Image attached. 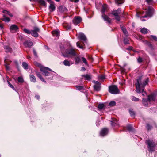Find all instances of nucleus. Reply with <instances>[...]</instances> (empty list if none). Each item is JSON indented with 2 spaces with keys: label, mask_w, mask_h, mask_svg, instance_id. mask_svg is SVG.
Returning a JSON list of instances; mask_svg holds the SVG:
<instances>
[{
  "label": "nucleus",
  "mask_w": 157,
  "mask_h": 157,
  "mask_svg": "<svg viewBox=\"0 0 157 157\" xmlns=\"http://www.w3.org/2000/svg\"><path fill=\"white\" fill-rule=\"evenodd\" d=\"M140 32L143 34H146L147 33L148 29H147L146 28H143L141 29Z\"/></svg>",
  "instance_id": "c85d7f7f"
},
{
  "label": "nucleus",
  "mask_w": 157,
  "mask_h": 157,
  "mask_svg": "<svg viewBox=\"0 0 157 157\" xmlns=\"http://www.w3.org/2000/svg\"><path fill=\"white\" fill-rule=\"evenodd\" d=\"M109 91L112 94H117L119 93V90L117 86L113 85L109 87Z\"/></svg>",
  "instance_id": "20e7f679"
},
{
  "label": "nucleus",
  "mask_w": 157,
  "mask_h": 157,
  "mask_svg": "<svg viewBox=\"0 0 157 157\" xmlns=\"http://www.w3.org/2000/svg\"><path fill=\"white\" fill-rule=\"evenodd\" d=\"M82 59L83 62L86 65H88V64L87 62L86 59L84 57H82Z\"/></svg>",
  "instance_id": "a19ab883"
},
{
  "label": "nucleus",
  "mask_w": 157,
  "mask_h": 157,
  "mask_svg": "<svg viewBox=\"0 0 157 157\" xmlns=\"http://www.w3.org/2000/svg\"><path fill=\"white\" fill-rule=\"evenodd\" d=\"M104 107V105L103 104H100L98 105V108L99 109H103Z\"/></svg>",
  "instance_id": "58836bf2"
},
{
  "label": "nucleus",
  "mask_w": 157,
  "mask_h": 157,
  "mask_svg": "<svg viewBox=\"0 0 157 157\" xmlns=\"http://www.w3.org/2000/svg\"><path fill=\"white\" fill-rule=\"evenodd\" d=\"M110 121L111 122V125L113 127L117 126L119 125L117 120L115 118H112Z\"/></svg>",
  "instance_id": "2eb2a0df"
},
{
  "label": "nucleus",
  "mask_w": 157,
  "mask_h": 157,
  "mask_svg": "<svg viewBox=\"0 0 157 157\" xmlns=\"http://www.w3.org/2000/svg\"><path fill=\"white\" fill-rule=\"evenodd\" d=\"M146 143L147 144V147L150 152H152L155 151L156 144L154 142L151 140H147Z\"/></svg>",
  "instance_id": "7ed1b4c3"
},
{
  "label": "nucleus",
  "mask_w": 157,
  "mask_h": 157,
  "mask_svg": "<svg viewBox=\"0 0 157 157\" xmlns=\"http://www.w3.org/2000/svg\"><path fill=\"white\" fill-rule=\"evenodd\" d=\"M52 34L53 36L59 37V30H56L52 32Z\"/></svg>",
  "instance_id": "aec40b11"
},
{
  "label": "nucleus",
  "mask_w": 157,
  "mask_h": 157,
  "mask_svg": "<svg viewBox=\"0 0 157 157\" xmlns=\"http://www.w3.org/2000/svg\"><path fill=\"white\" fill-rule=\"evenodd\" d=\"M137 60L139 63H140L142 62L143 59L142 58H141L140 57H139L138 59Z\"/></svg>",
  "instance_id": "09e8293b"
},
{
  "label": "nucleus",
  "mask_w": 157,
  "mask_h": 157,
  "mask_svg": "<svg viewBox=\"0 0 157 157\" xmlns=\"http://www.w3.org/2000/svg\"><path fill=\"white\" fill-rule=\"evenodd\" d=\"M33 53L34 55V56H36V57L37 56V54L35 50H33Z\"/></svg>",
  "instance_id": "603ef678"
},
{
  "label": "nucleus",
  "mask_w": 157,
  "mask_h": 157,
  "mask_svg": "<svg viewBox=\"0 0 157 157\" xmlns=\"http://www.w3.org/2000/svg\"><path fill=\"white\" fill-rule=\"evenodd\" d=\"M40 71L42 72L43 74L45 76L48 75L49 74V72L48 71H52L49 68L44 67H43L42 68H41L40 69Z\"/></svg>",
  "instance_id": "0eeeda50"
},
{
  "label": "nucleus",
  "mask_w": 157,
  "mask_h": 157,
  "mask_svg": "<svg viewBox=\"0 0 157 157\" xmlns=\"http://www.w3.org/2000/svg\"><path fill=\"white\" fill-rule=\"evenodd\" d=\"M36 74L37 76L38 77V78L40 79L42 81L46 82L44 80V79L42 77L41 74L40 73L38 72H36Z\"/></svg>",
  "instance_id": "4be33fe9"
},
{
  "label": "nucleus",
  "mask_w": 157,
  "mask_h": 157,
  "mask_svg": "<svg viewBox=\"0 0 157 157\" xmlns=\"http://www.w3.org/2000/svg\"><path fill=\"white\" fill-rule=\"evenodd\" d=\"M78 38L81 40L84 45L81 44V43L78 41L76 43V45L80 48L84 49L85 48V43H87V39L85 35L82 33H80L78 34Z\"/></svg>",
  "instance_id": "f03ea898"
},
{
  "label": "nucleus",
  "mask_w": 157,
  "mask_h": 157,
  "mask_svg": "<svg viewBox=\"0 0 157 157\" xmlns=\"http://www.w3.org/2000/svg\"><path fill=\"white\" fill-rule=\"evenodd\" d=\"M22 65L24 69L27 70L28 69V65L25 62H23Z\"/></svg>",
  "instance_id": "cd10ccee"
},
{
  "label": "nucleus",
  "mask_w": 157,
  "mask_h": 157,
  "mask_svg": "<svg viewBox=\"0 0 157 157\" xmlns=\"http://www.w3.org/2000/svg\"><path fill=\"white\" fill-rule=\"evenodd\" d=\"M127 129L129 131H131L132 129V126L130 125H128L127 127Z\"/></svg>",
  "instance_id": "37998d69"
},
{
  "label": "nucleus",
  "mask_w": 157,
  "mask_h": 157,
  "mask_svg": "<svg viewBox=\"0 0 157 157\" xmlns=\"http://www.w3.org/2000/svg\"><path fill=\"white\" fill-rule=\"evenodd\" d=\"M144 99H143V104L144 105L146 106H147L146 105V104H145V102H145V101H144Z\"/></svg>",
  "instance_id": "680f3d73"
},
{
  "label": "nucleus",
  "mask_w": 157,
  "mask_h": 157,
  "mask_svg": "<svg viewBox=\"0 0 157 157\" xmlns=\"http://www.w3.org/2000/svg\"><path fill=\"white\" fill-rule=\"evenodd\" d=\"M121 29L125 36H128V33L126 29L123 26L121 27Z\"/></svg>",
  "instance_id": "393cba45"
},
{
  "label": "nucleus",
  "mask_w": 157,
  "mask_h": 157,
  "mask_svg": "<svg viewBox=\"0 0 157 157\" xmlns=\"http://www.w3.org/2000/svg\"><path fill=\"white\" fill-rule=\"evenodd\" d=\"M148 81V78H147L146 80L143 82L141 77L137 79L136 80L135 84L136 92L137 93L142 92V95L143 96H145V94H146V93L144 91V88L147 84Z\"/></svg>",
  "instance_id": "f257e3e1"
},
{
  "label": "nucleus",
  "mask_w": 157,
  "mask_h": 157,
  "mask_svg": "<svg viewBox=\"0 0 157 157\" xmlns=\"http://www.w3.org/2000/svg\"><path fill=\"white\" fill-rule=\"evenodd\" d=\"M30 79L31 81L33 82H36V80L34 76L32 75H30Z\"/></svg>",
  "instance_id": "bb28decb"
},
{
  "label": "nucleus",
  "mask_w": 157,
  "mask_h": 157,
  "mask_svg": "<svg viewBox=\"0 0 157 157\" xmlns=\"http://www.w3.org/2000/svg\"><path fill=\"white\" fill-rule=\"evenodd\" d=\"M129 113L131 115V116H132V117H134V115H135V113L134 111H132V110H129Z\"/></svg>",
  "instance_id": "49530a36"
},
{
  "label": "nucleus",
  "mask_w": 157,
  "mask_h": 157,
  "mask_svg": "<svg viewBox=\"0 0 157 157\" xmlns=\"http://www.w3.org/2000/svg\"><path fill=\"white\" fill-rule=\"evenodd\" d=\"M10 30L12 32H15L19 29L18 27L15 25H13L10 27Z\"/></svg>",
  "instance_id": "9d476101"
},
{
  "label": "nucleus",
  "mask_w": 157,
  "mask_h": 157,
  "mask_svg": "<svg viewBox=\"0 0 157 157\" xmlns=\"http://www.w3.org/2000/svg\"><path fill=\"white\" fill-rule=\"evenodd\" d=\"M65 9V8L64 7L62 6H60L59 8V10L61 12H62L63 11H64V10Z\"/></svg>",
  "instance_id": "ea45409f"
},
{
  "label": "nucleus",
  "mask_w": 157,
  "mask_h": 157,
  "mask_svg": "<svg viewBox=\"0 0 157 157\" xmlns=\"http://www.w3.org/2000/svg\"><path fill=\"white\" fill-rule=\"evenodd\" d=\"M124 42L125 44H129V41L128 40L126 39H124Z\"/></svg>",
  "instance_id": "8fccbe9b"
},
{
  "label": "nucleus",
  "mask_w": 157,
  "mask_h": 157,
  "mask_svg": "<svg viewBox=\"0 0 157 157\" xmlns=\"http://www.w3.org/2000/svg\"><path fill=\"white\" fill-rule=\"evenodd\" d=\"M139 38L140 40H141L143 39V37L141 36H139Z\"/></svg>",
  "instance_id": "338daca9"
},
{
  "label": "nucleus",
  "mask_w": 157,
  "mask_h": 157,
  "mask_svg": "<svg viewBox=\"0 0 157 157\" xmlns=\"http://www.w3.org/2000/svg\"><path fill=\"white\" fill-rule=\"evenodd\" d=\"M76 87L77 90H80L83 89L84 87L82 86H76Z\"/></svg>",
  "instance_id": "473e14b6"
},
{
  "label": "nucleus",
  "mask_w": 157,
  "mask_h": 157,
  "mask_svg": "<svg viewBox=\"0 0 157 157\" xmlns=\"http://www.w3.org/2000/svg\"><path fill=\"white\" fill-rule=\"evenodd\" d=\"M153 9L151 7H149L147 10L146 11V14L142 17V18L146 17H151L153 14Z\"/></svg>",
  "instance_id": "39448f33"
},
{
  "label": "nucleus",
  "mask_w": 157,
  "mask_h": 157,
  "mask_svg": "<svg viewBox=\"0 0 157 157\" xmlns=\"http://www.w3.org/2000/svg\"><path fill=\"white\" fill-rule=\"evenodd\" d=\"M66 54L67 55L65 56H67L68 55H70L72 56H75L76 54L75 52L74 49H67L66 50Z\"/></svg>",
  "instance_id": "1a4fd4ad"
},
{
  "label": "nucleus",
  "mask_w": 157,
  "mask_h": 157,
  "mask_svg": "<svg viewBox=\"0 0 157 157\" xmlns=\"http://www.w3.org/2000/svg\"><path fill=\"white\" fill-rule=\"evenodd\" d=\"M49 9H50V11L52 12L54 11L55 9V7L53 3H51L50 4L49 7Z\"/></svg>",
  "instance_id": "a878e982"
},
{
  "label": "nucleus",
  "mask_w": 157,
  "mask_h": 157,
  "mask_svg": "<svg viewBox=\"0 0 157 157\" xmlns=\"http://www.w3.org/2000/svg\"><path fill=\"white\" fill-rule=\"evenodd\" d=\"M33 43L29 40L25 41L24 43V44L25 47L27 48H30L33 45Z\"/></svg>",
  "instance_id": "dca6fc26"
},
{
  "label": "nucleus",
  "mask_w": 157,
  "mask_h": 157,
  "mask_svg": "<svg viewBox=\"0 0 157 157\" xmlns=\"http://www.w3.org/2000/svg\"><path fill=\"white\" fill-rule=\"evenodd\" d=\"M132 47H129L128 48V49L129 50H132Z\"/></svg>",
  "instance_id": "0e129e2a"
},
{
  "label": "nucleus",
  "mask_w": 157,
  "mask_h": 157,
  "mask_svg": "<svg viewBox=\"0 0 157 157\" xmlns=\"http://www.w3.org/2000/svg\"><path fill=\"white\" fill-rule=\"evenodd\" d=\"M121 12V10L120 8H119L117 10L113 11L112 12V13L116 17L119 16Z\"/></svg>",
  "instance_id": "a211bd4d"
},
{
  "label": "nucleus",
  "mask_w": 157,
  "mask_h": 157,
  "mask_svg": "<svg viewBox=\"0 0 157 157\" xmlns=\"http://www.w3.org/2000/svg\"><path fill=\"white\" fill-rule=\"evenodd\" d=\"M151 37L155 40L156 41H157V37L156 36L151 35Z\"/></svg>",
  "instance_id": "de8ad7c7"
},
{
  "label": "nucleus",
  "mask_w": 157,
  "mask_h": 157,
  "mask_svg": "<svg viewBox=\"0 0 157 157\" xmlns=\"http://www.w3.org/2000/svg\"><path fill=\"white\" fill-rule=\"evenodd\" d=\"M116 102L115 101H111L109 104V105L110 106H113L115 105Z\"/></svg>",
  "instance_id": "72a5a7b5"
},
{
  "label": "nucleus",
  "mask_w": 157,
  "mask_h": 157,
  "mask_svg": "<svg viewBox=\"0 0 157 157\" xmlns=\"http://www.w3.org/2000/svg\"><path fill=\"white\" fill-rule=\"evenodd\" d=\"M75 63L76 64H77L79 63L80 61V59L78 56H77L75 58Z\"/></svg>",
  "instance_id": "e433bc0d"
},
{
  "label": "nucleus",
  "mask_w": 157,
  "mask_h": 157,
  "mask_svg": "<svg viewBox=\"0 0 157 157\" xmlns=\"http://www.w3.org/2000/svg\"><path fill=\"white\" fill-rule=\"evenodd\" d=\"M5 62L6 63H7V59H5Z\"/></svg>",
  "instance_id": "774afa93"
},
{
  "label": "nucleus",
  "mask_w": 157,
  "mask_h": 157,
  "mask_svg": "<svg viewBox=\"0 0 157 157\" xmlns=\"http://www.w3.org/2000/svg\"><path fill=\"white\" fill-rule=\"evenodd\" d=\"M40 32V29L37 27H35L33 29L31 30V34L34 37H37L38 36V33Z\"/></svg>",
  "instance_id": "423d86ee"
},
{
  "label": "nucleus",
  "mask_w": 157,
  "mask_h": 157,
  "mask_svg": "<svg viewBox=\"0 0 157 157\" xmlns=\"http://www.w3.org/2000/svg\"><path fill=\"white\" fill-rule=\"evenodd\" d=\"M115 19L118 21H119L120 20V17L119 16L116 17Z\"/></svg>",
  "instance_id": "864d4df0"
},
{
  "label": "nucleus",
  "mask_w": 157,
  "mask_h": 157,
  "mask_svg": "<svg viewBox=\"0 0 157 157\" xmlns=\"http://www.w3.org/2000/svg\"><path fill=\"white\" fill-rule=\"evenodd\" d=\"M38 2L43 6H45L46 5V3L44 0H38Z\"/></svg>",
  "instance_id": "c756f323"
},
{
  "label": "nucleus",
  "mask_w": 157,
  "mask_h": 157,
  "mask_svg": "<svg viewBox=\"0 0 157 157\" xmlns=\"http://www.w3.org/2000/svg\"><path fill=\"white\" fill-rule=\"evenodd\" d=\"M105 78V76L103 75H101L98 76V79L100 81H103Z\"/></svg>",
  "instance_id": "5701e85b"
},
{
  "label": "nucleus",
  "mask_w": 157,
  "mask_h": 157,
  "mask_svg": "<svg viewBox=\"0 0 157 157\" xmlns=\"http://www.w3.org/2000/svg\"><path fill=\"white\" fill-rule=\"evenodd\" d=\"M5 66H6V68L7 70H9V67L8 65H5Z\"/></svg>",
  "instance_id": "052dcab7"
},
{
  "label": "nucleus",
  "mask_w": 157,
  "mask_h": 157,
  "mask_svg": "<svg viewBox=\"0 0 157 157\" xmlns=\"http://www.w3.org/2000/svg\"><path fill=\"white\" fill-rule=\"evenodd\" d=\"M81 70L82 71H85L86 70V69L84 67H82Z\"/></svg>",
  "instance_id": "13d9d810"
},
{
  "label": "nucleus",
  "mask_w": 157,
  "mask_h": 157,
  "mask_svg": "<svg viewBox=\"0 0 157 157\" xmlns=\"http://www.w3.org/2000/svg\"><path fill=\"white\" fill-rule=\"evenodd\" d=\"M107 8V6L106 5H104L102 6L101 12L103 14H105V11Z\"/></svg>",
  "instance_id": "b1692460"
},
{
  "label": "nucleus",
  "mask_w": 157,
  "mask_h": 157,
  "mask_svg": "<svg viewBox=\"0 0 157 157\" xmlns=\"http://www.w3.org/2000/svg\"><path fill=\"white\" fill-rule=\"evenodd\" d=\"M7 81L9 86L14 90H15V89L13 86L8 80H7Z\"/></svg>",
  "instance_id": "f704fd0d"
},
{
  "label": "nucleus",
  "mask_w": 157,
  "mask_h": 157,
  "mask_svg": "<svg viewBox=\"0 0 157 157\" xmlns=\"http://www.w3.org/2000/svg\"><path fill=\"white\" fill-rule=\"evenodd\" d=\"M152 126L151 125L147 124L146 125V128L148 130H150L152 128Z\"/></svg>",
  "instance_id": "79ce46f5"
},
{
  "label": "nucleus",
  "mask_w": 157,
  "mask_h": 157,
  "mask_svg": "<svg viewBox=\"0 0 157 157\" xmlns=\"http://www.w3.org/2000/svg\"><path fill=\"white\" fill-rule=\"evenodd\" d=\"M82 76L85 78V80H90L91 78V76L90 75L86 74L82 75Z\"/></svg>",
  "instance_id": "412c9836"
},
{
  "label": "nucleus",
  "mask_w": 157,
  "mask_h": 157,
  "mask_svg": "<svg viewBox=\"0 0 157 157\" xmlns=\"http://www.w3.org/2000/svg\"><path fill=\"white\" fill-rule=\"evenodd\" d=\"M132 99L133 101H138L139 100V98L133 96L132 97Z\"/></svg>",
  "instance_id": "4c0bfd02"
},
{
  "label": "nucleus",
  "mask_w": 157,
  "mask_h": 157,
  "mask_svg": "<svg viewBox=\"0 0 157 157\" xmlns=\"http://www.w3.org/2000/svg\"><path fill=\"white\" fill-rule=\"evenodd\" d=\"M63 63L64 65L65 66H69L73 64V63L71 61H69L67 60H65L63 62Z\"/></svg>",
  "instance_id": "6ab92c4d"
},
{
  "label": "nucleus",
  "mask_w": 157,
  "mask_h": 157,
  "mask_svg": "<svg viewBox=\"0 0 157 157\" xmlns=\"http://www.w3.org/2000/svg\"><path fill=\"white\" fill-rule=\"evenodd\" d=\"M24 31L26 33L28 34H31V31H30L29 30H28L26 29H24Z\"/></svg>",
  "instance_id": "c03bdc74"
},
{
  "label": "nucleus",
  "mask_w": 157,
  "mask_h": 157,
  "mask_svg": "<svg viewBox=\"0 0 157 157\" xmlns=\"http://www.w3.org/2000/svg\"><path fill=\"white\" fill-rule=\"evenodd\" d=\"M108 132V130L107 128H104L100 132V135L102 136H104L107 134Z\"/></svg>",
  "instance_id": "f3484780"
},
{
  "label": "nucleus",
  "mask_w": 157,
  "mask_h": 157,
  "mask_svg": "<svg viewBox=\"0 0 157 157\" xmlns=\"http://www.w3.org/2000/svg\"><path fill=\"white\" fill-rule=\"evenodd\" d=\"M35 97H36V98L37 99H39L40 98V96L38 95H36L35 96Z\"/></svg>",
  "instance_id": "e2e57ef3"
},
{
  "label": "nucleus",
  "mask_w": 157,
  "mask_h": 157,
  "mask_svg": "<svg viewBox=\"0 0 157 157\" xmlns=\"http://www.w3.org/2000/svg\"><path fill=\"white\" fill-rule=\"evenodd\" d=\"M156 95L154 94H152L148 96V101L149 102L151 101H154L155 99Z\"/></svg>",
  "instance_id": "4468645a"
},
{
  "label": "nucleus",
  "mask_w": 157,
  "mask_h": 157,
  "mask_svg": "<svg viewBox=\"0 0 157 157\" xmlns=\"http://www.w3.org/2000/svg\"><path fill=\"white\" fill-rule=\"evenodd\" d=\"M2 20L6 22H8L10 21V19L9 17H5Z\"/></svg>",
  "instance_id": "a18cd8bd"
},
{
  "label": "nucleus",
  "mask_w": 157,
  "mask_h": 157,
  "mask_svg": "<svg viewBox=\"0 0 157 157\" xmlns=\"http://www.w3.org/2000/svg\"><path fill=\"white\" fill-rule=\"evenodd\" d=\"M7 14L10 16H11V17L13 16V15L11 13H10L9 12H7Z\"/></svg>",
  "instance_id": "bf43d9fd"
},
{
  "label": "nucleus",
  "mask_w": 157,
  "mask_h": 157,
  "mask_svg": "<svg viewBox=\"0 0 157 157\" xmlns=\"http://www.w3.org/2000/svg\"><path fill=\"white\" fill-rule=\"evenodd\" d=\"M82 21L81 18L79 17H75L73 20V22L75 25H77Z\"/></svg>",
  "instance_id": "9b49d317"
},
{
  "label": "nucleus",
  "mask_w": 157,
  "mask_h": 157,
  "mask_svg": "<svg viewBox=\"0 0 157 157\" xmlns=\"http://www.w3.org/2000/svg\"><path fill=\"white\" fill-rule=\"evenodd\" d=\"M147 3L151 2H152V0H146Z\"/></svg>",
  "instance_id": "4d7b16f0"
},
{
  "label": "nucleus",
  "mask_w": 157,
  "mask_h": 157,
  "mask_svg": "<svg viewBox=\"0 0 157 157\" xmlns=\"http://www.w3.org/2000/svg\"><path fill=\"white\" fill-rule=\"evenodd\" d=\"M34 63L35 66L39 67L40 68V69L41 68H42L43 67L40 64L36 62H35Z\"/></svg>",
  "instance_id": "2f4dec72"
},
{
  "label": "nucleus",
  "mask_w": 157,
  "mask_h": 157,
  "mask_svg": "<svg viewBox=\"0 0 157 157\" xmlns=\"http://www.w3.org/2000/svg\"><path fill=\"white\" fill-rule=\"evenodd\" d=\"M145 42L149 46H152V45L148 41H146Z\"/></svg>",
  "instance_id": "6e6d98bb"
},
{
  "label": "nucleus",
  "mask_w": 157,
  "mask_h": 157,
  "mask_svg": "<svg viewBox=\"0 0 157 157\" xmlns=\"http://www.w3.org/2000/svg\"><path fill=\"white\" fill-rule=\"evenodd\" d=\"M79 0H75L74 2L75 3L78 2H79Z\"/></svg>",
  "instance_id": "69168bd1"
},
{
  "label": "nucleus",
  "mask_w": 157,
  "mask_h": 157,
  "mask_svg": "<svg viewBox=\"0 0 157 157\" xmlns=\"http://www.w3.org/2000/svg\"><path fill=\"white\" fill-rule=\"evenodd\" d=\"M17 80L19 82L22 83L24 82V80L22 77H19L18 78Z\"/></svg>",
  "instance_id": "c9c22d12"
},
{
  "label": "nucleus",
  "mask_w": 157,
  "mask_h": 157,
  "mask_svg": "<svg viewBox=\"0 0 157 157\" xmlns=\"http://www.w3.org/2000/svg\"><path fill=\"white\" fill-rule=\"evenodd\" d=\"M140 14H141V12L140 11L137 13L136 15L137 17H140Z\"/></svg>",
  "instance_id": "5fc2aeb1"
},
{
  "label": "nucleus",
  "mask_w": 157,
  "mask_h": 157,
  "mask_svg": "<svg viewBox=\"0 0 157 157\" xmlns=\"http://www.w3.org/2000/svg\"><path fill=\"white\" fill-rule=\"evenodd\" d=\"M115 2L118 5L123 3L124 2V0H115Z\"/></svg>",
  "instance_id": "7c9ffc66"
},
{
  "label": "nucleus",
  "mask_w": 157,
  "mask_h": 157,
  "mask_svg": "<svg viewBox=\"0 0 157 157\" xmlns=\"http://www.w3.org/2000/svg\"><path fill=\"white\" fill-rule=\"evenodd\" d=\"M4 48L5 52L6 53H11L13 51L12 49L9 45H4Z\"/></svg>",
  "instance_id": "ddd939ff"
},
{
  "label": "nucleus",
  "mask_w": 157,
  "mask_h": 157,
  "mask_svg": "<svg viewBox=\"0 0 157 157\" xmlns=\"http://www.w3.org/2000/svg\"><path fill=\"white\" fill-rule=\"evenodd\" d=\"M93 82L95 84L94 86V90L96 91H99L101 89V83L98 81L94 80Z\"/></svg>",
  "instance_id": "6e6552de"
},
{
  "label": "nucleus",
  "mask_w": 157,
  "mask_h": 157,
  "mask_svg": "<svg viewBox=\"0 0 157 157\" xmlns=\"http://www.w3.org/2000/svg\"><path fill=\"white\" fill-rule=\"evenodd\" d=\"M4 28V25L3 24H0V29L2 30Z\"/></svg>",
  "instance_id": "3c124183"
},
{
  "label": "nucleus",
  "mask_w": 157,
  "mask_h": 157,
  "mask_svg": "<svg viewBox=\"0 0 157 157\" xmlns=\"http://www.w3.org/2000/svg\"><path fill=\"white\" fill-rule=\"evenodd\" d=\"M102 17L104 20L109 24L111 23L112 20L105 14H103Z\"/></svg>",
  "instance_id": "f8f14e48"
}]
</instances>
